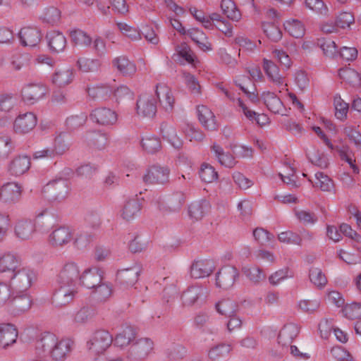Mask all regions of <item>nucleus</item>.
Wrapping results in <instances>:
<instances>
[{
  "mask_svg": "<svg viewBox=\"0 0 361 361\" xmlns=\"http://www.w3.org/2000/svg\"><path fill=\"white\" fill-rule=\"evenodd\" d=\"M75 343L70 338H59L50 332L41 334L35 342L36 353L52 361H65L70 357Z\"/></svg>",
  "mask_w": 361,
  "mask_h": 361,
  "instance_id": "obj_1",
  "label": "nucleus"
},
{
  "mask_svg": "<svg viewBox=\"0 0 361 361\" xmlns=\"http://www.w3.org/2000/svg\"><path fill=\"white\" fill-rule=\"evenodd\" d=\"M37 279L35 272L27 267L18 269L10 279L13 294L27 293V290Z\"/></svg>",
  "mask_w": 361,
  "mask_h": 361,
  "instance_id": "obj_2",
  "label": "nucleus"
},
{
  "mask_svg": "<svg viewBox=\"0 0 361 361\" xmlns=\"http://www.w3.org/2000/svg\"><path fill=\"white\" fill-rule=\"evenodd\" d=\"M112 336L109 331L99 329L95 331L87 342V348L93 355H102L112 343Z\"/></svg>",
  "mask_w": 361,
  "mask_h": 361,
  "instance_id": "obj_3",
  "label": "nucleus"
},
{
  "mask_svg": "<svg viewBox=\"0 0 361 361\" xmlns=\"http://www.w3.org/2000/svg\"><path fill=\"white\" fill-rule=\"evenodd\" d=\"M79 290V286L57 283V288L52 295V303L56 307L66 306L74 300Z\"/></svg>",
  "mask_w": 361,
  "mask_h": 361,
  "instance_id": "obj_4",
  "label": "nucleus"
},
{
  "mask_svg": "<svg viewBox=\"0 0 361 361\" xmlns=\"http://www.w3.org/2000/svg\"><path fill=\"white\" fill-rule=\"evenodd\" d=\"M68 183L63 178L52 180L43 188V193L49 201L64 200L68 196Z\"/></svg>",
  "mask_w": 361,
  "mask_h": 361,
  "instance_id": "obj_5",
  "label": "nucleus"
},
{
  "mask_svg": "<svg viewBox=\"0 0 361 361\" xmlns=\"http://www.w3.org/2000/svg\"><path fill=\"white\" fill-rule=\"evenodd\" d=\"M80 270L75 262L64 263L57 275L56 283L80 286Z\"/></svg>",
  "mask_w": 361,
  "mask_h": 361,
  "instance_id": "obj_6",
  "label": "nucleus"
},
{
  "mask_svg": "<svg viewBox=\"0 0 361 361\" xmlns=\"http://www.w3.org/2000/svg\"><path fill=\"white\" fill-rule=\"evenodd\" d=\"M154 349V342L148 338H142L133 343L128 350V357L133 360L146 359Z\"/></svg>",
  "mask_w": 361,
  "mask_h": 361,
  "instance_id": "obj_7",
  "label": "nucleus"
},
{
  "mask_svg": "<svg viewBox=\"0 0 361 361\" xmlns=\"http://www.w3.org/2000/svg\"><path fill=\"white\" fill-rule=\"evenodd\" d=\"M208 295L207 288L201 285H194L188 287L181 295L184 306H192L204 302Z\"/></svg>",
  "mask_w": 361,
  "mask_h": 361,
  "instance_id": "obj_8",
  "label": "nucleus"
},
{
  "mask_svg": "<svg viewBox=\"0 0 361 361\" xmlns=\"http://www.w3.org/2000/svg\"><path fill=\"white\" fill-rule=\"evenodd\" d=\"M73 240V231L68 226H59L52 231L48 237L49 244L55 248H61Z\"/></svg>",
  "mask_w": 361,
  "mask_h": 361,
  "instance_id": "obj_9",
  "label": "nucleus"
},
{
  "mask_svg": "<svg viewBox=\"0 0 361 361\" xmlns=\"http://www.w3.org/2000/svg\"><path fill=\"white\" fill-rule=\"evenodd\" d=\"M141 271V266L135 264L130 268L118 270L116 281L121 288H128L137 283Z\"/></svg>",
  "mask_w": 361,
  "mask_h": 361,
  "instance_id": "obj_10",
  "label": "nucleus"
},
{
  "mask_svg": "<svg viewBox=\"0 0 361 361\" xmlns=\"http://www.w3.org/2000/svg\"><path fill=\"white\" fill-rule=\"evenodd\" d=\"M48 92L47 86L43 84L30 83L25 85L21 90L23 100L33 104L42 99Z\"/></svg>",
  "mask_w": 361,
  "mask_h": 361,
  "instance_id": "obj_11",
  "label": "nucleus"
},
{
  "mask_svg": "<svg viewBox=\"0 0 361 361\" xmlns=\"http://www.w3.org/2000/svg\"><path fill=\"white\" fill-rule=\"evenodd\" d=\"M238 275V271L235 267H224L216 274V285L224 290L229 289L234 285Z\"/></svg>",
  "mask_w": 361,
  "mask_h": 361,
  "instance_id": "obj_12",
  "label": "nucleus"
},
{
  "mask_svg": "<svg viewBox=\"0 0 361 361\" xmlns=\"http://www.w3.org/2000/svg\"><path fill=\"white\" fill-rule=\"evenodd\" d=\"M37 123V116L32 112H26L16 118L13 130L18 134H26L35 128Z\"/></svg>",
  "mask_w": 361,
  "mask_h": 361,
  "instance_id": "obj_13",
  "label": "nucleus"
},
{
  "mask_svg": "<svg viewBox=\"0 0 361 361\" xmlns=\"http://www.w3.org/2000/svg\"><path fill=\"white\" fill-rule=\"evenodd\" d=\"M36 233L35 221L30 219H18L14 226L15 235L21 240H29Z\"/></svg>",
  "mask_w": 361,
  "mask_h": 361,
  "instance_id": "obj_14",
  "label": "nucleus"
},
{
  "mask_svg": "<svg viewBox=\"0 0 361 361\" xmlns=\"http://www.w3.org/2000/svg\"><path fill=\"white\" fill-rule=\"evenodd\" d=\"M136 109L138 115L152 118L157 113L156 99L150 94H142L137 100Z\"/></svg>",
  "mask_w": 361,
  "mask_h": 361,
  "instance_id": "obj_15",
  "label": "nucleus"
},
{
  "mask_svg": "<svg viewBox=\"0 0 361 361\" xmlns=\"http://www.w3.org/2000/svg\"><path fill=\"white\" fill-rule=\"evenodd\" d=\"M31 306L30 296L27 293H18L13 295L7 310L13 314H20L30 310Z\"/></svg>",
  "mask_w": 361,
  "mask_h": 361,
  "instance_id": "obj_16",
  "label": "nucleus"
},
{
  "mask_svg": "<svg viewBox=\"0 0 361 361\" xmlns=\"http://www.w3.org/2000/svg\"><path fill=\"white\" fill-rule=\"evenodd\" d=\"M169 170L166 167L153 166L142 177L143 181L149 184H164L169 180Z\"/></svg>",
  "mask_w": 361,
  "mask_h": 361,
  "instance_id": "obj_17",
  "label": "nucleus"
},
{
  "mask_svg": "<svg viewBox=\"0 0 361 361\" xmlns=\"http://www.w3.org/2000/svg\"><path fill=\"white\" fill-rule=\"evenodd\" d=\"M104 271L97 267L85 269L80 277V285L87 288L92 289L97 285L101 283L104 279Z\"/></svg>",
  "mask_w": 361,
  "mask_h": 361,
  "instance_id": "obj_18",
  "label": "nucleus"
},
{
  "mask_svg": "<svg viewBox=\"0 0 361 361\" xmlns=\"http://www.w3.org/2000/svg\"><path fill=\"white\" fill-rule=\"evenodd\" d=\"M155 93L160 105L166 111L171 112L174 106L175 99L170 87L163 83L157 84Z\"/></svg>",
  "mask_w": 361,
  "mask_h": 361,
  "instance_id": "obj_19",
  "label": "nucleus"
},
{
  "mask_svg": "<svg viewBox=\"0 0 361 361\" xmlns=\"http://www.w3.org/2000/svg\"><path fill=\"white\" fill-rule=\"evenodd\" d=\"M92 121L102 126L114 125L117 121L116 113L106 107L97 108L90 114Z\"/></svg>",
  "mask_w": 361,
  "mask_h": 361,
  "instance_id": "obj_20",
  "label": "nucleus"
},
{
  "mask_svg": "<svg viewBox=\"0 0 361 361\" xmlns=\"http://www.w3.org/2000/svg\"><path fill=\"white\" fill-rule=\"evenodd\" d=\"M21 44L24 47H35L42 40L41 32L32 27H25L18 33Z\"/></svg>",
  "mask_w": 361,
  "mask_h": 361,
  "instance_id": "obj_21",
  "label": "nucleus"
},
{
  "mask_svg": "<svg viewBox=\"0 0 361 361\" xmlns=\"http://www.w3.org/2000/svg\"><path fill=\"white\" fill-rule=\"evenodd\" d=\"M1 198H2L4 202L16 203L19 202L21 198L23 187L17 183H8L3 185L1 188Z\"/></svg>",
  "mask_w": 361,
  "mask_h": 361,
  "instance_id": "obj_22",
  "label": "nucleus"
},
{
  "mask_svg": "<svg viewBox=\"0 0 361 361\" xmlns=\"http://www.w3.org/2000/svg\"><path fill=\"white\" fill-rule=\"evenodd\" d=\"M30 158L27 155L16 156L8 164V171L14 176L23 175L30 169Z\"/></svg>",
  "mask_w": 361,
  "mask_h": 361,
  "instance_id": "obj_23",
  "label": "nucleus"
},
{
  "mask_svg": "<svg viewBox=\"0 0 361 361\" xmlns=\"http://www.w3.org/2000/svg\"><path fill=\"white\" fill-rule=\"evenodd\" d=\"M214 269V264L211 260H197L190 267V275L194 279H201L209 276Z\"/></svg>",
  "mask_w": 361,
  "mask_h": 361,
  "instance_id": "obj_24",
  "label": "nucleus"
},
{
  "mask_svg": "<svg viewBox=\"0 0 361 361\" xmlns=\"http://www.w3.org/2000/svg\"><path fill=\"white\" fill-rule=\"evenodd\" d=\"M197 113L199 121L205 129L210 131L217 129L218 124L215 116L207 106H198Z\"/></svg>",
  "mask_w": 361,
  "mask_h": 361,
  "instance_id": "obj_25",
  "label": "nucleus"
},
{
  "mask_svg": "<svg viewBox=\"0 0 361 361\" xmlns=\"http://www.w3.org/2000/svg\"><path fill=\"white\" fill-rule=\"evenodd\" d=\"M18 337L16 328L11 324H0V348H6L16 343Z\"/></svg>",
  "mask_w": 361,
  "mask_h": 361,
  "instance_id": "obj_26",
  "label": "nucleus"
},
{
  "mask_svg": "<svg viewBox=\"0 0 361 361\" xmlns=\"http://www.w3.org/2000/svg\"><path fill=\"white\" fill-rule=\"evenodd\" d=\"M20 265V259L12 253H4L0 257L1 273H8L13 275L18 269Z\"/></svg>",
  "mask_w": 361,
  "mask_h": 361,
  "instance_id": "obj_27",
  "label": "nucleus"
},
{
  "mask_svg": "<svg viewBox=\"0 0 361 361\" xmlns=\"http://www.w3.org/2000/svg\"><path fill=\"white\" fill-rule=\"evenodd\" d=\"M112 64L121 74L126 77L133 75L137 71L135 64L124 56L114 59Z\"/></svg>",
  "mask_w": 361,
  "mask_h": 361,
  "instance_id": "obj_28",
  "label": "nucleus"
},
{
  "mask_svg": "<svg viewBox=\"0 0 361 361\" xmlns=\"http://www.w3.org/2000/svg\"><path fill=\"white\" fill-rule=\"evenodd\" d=\"M262 98L268 109L274 114H283L285 108L279 97L274 92L267 91L262 94Z\"/></svg>",
  "mask_w": 361,
  "mask_h": 361,
  "instance_id": "obj_29",
  "label": "nucleus"
},
{
  "mask_svg": "<svg viewBox=\"0 0 361 361\" xmlns=\"http://www.w3.org/2000/svg\"><path fill=\"white\" fill-rule=\"evenodd\" d=\"M263 68L269 80L280 87L284 84V78L280 74L279 67L271 60H263Z\"/></svg>",
  "mask_w": 361,
  "mask_h": 361,
  "instance_id": "obj_30",
  "label": "nucleus"
},
{
  "mask_svg": "<svg viewBox=\"0 0 361 361\" xmlns=\"http://www.w3.org/2000/svg\"><path fill=\"white\" fill-rule=\"evenodd\" d=\"M141 210V204L137 197L127 200L121 210V217L126 221L134 219Z\"/></svg>",
  "mask_w": 361,
  "mask_h": 361,
  "instance_id": "obj_31",
  "label": "nucleus"
},
{
  "mask_svg": "<svg viewBox=\"0 0 361 361\" xmlns=\"http://www.w3.org/2000/svg\"><path fill=\"white\" fill-rule=\"evenodd\" d=\"M47 39L50 49L54 52L62 51L66 47V39L59 31H50L47 34Z\"/></svg>",
  "mask_w": 361,
  "mask_h": 361,
  "instance_id": "obj_32",
  "label": "nucleus"
},
{
  "mask_svg": "<svg viewBox=\"0 0 361 361\" xmlns=\"http://www.w3.org/2000/svg\"><path fill=\"white\" fill-rule=\"evenodd\" d=\"M161 132L163 138L166 140L174 148L179 149L183 145L182 140L177 135L175 128L166 123H163L161 126Z\"/></svg>",
  "mask_w": 361,
  "mask_h": 361,
  "instance_id": "obj_33",
  "label": "nucleus"
},
{
  "mask_svg": "<svg viewBox=\"0 0 361 361\" xmlns=\"http://www.w3.org/2000/svg\"><path fill=\"white\" fill-rule=\"evenodd\" d=\"M113 93L111 88L106 85L92 86L87 88V94L90 99L97 101L108 99Z\"/></svg>",
  "mask_w": 361,
  "mask_h": 361,
  "instance_id": "obj_34",
  "label": "nucleus"
},
{
  "mask_svg": "<svg viewBox=\"0 0 361 361\" xmlns=\"http://www.w3.org/2000/svg\"><path fill=\"white\" fill-rule=\"evenodd\" d=\"M299 334V329L295 324H290L283 326L280 331L278 341L279 343L282 345H290L294 338H295Z\"/></svg>",
  "mask_w": 361,
  "mask_h": 361,
  "instance_id": "obj_35",
  "label": "nucleus"
},
{
  "mask_svg": "<svg viewBox=\"0 0 361 361\" xmlns=\"http://www.w3.org/2000/svg\"><path fill=\"white\" fill-rule=\"evenodd\" d=\"M237 105L241 109L244 115L250 121H255L260 126H264L269 123V118L267 115L257 114L255 111L248 109L240 98L236 99Z\"/></svg>",
  "mask_w": 361,
  "mask_h": 361,
  "instance_id": "obj_36",
  "label": "nucleus"
},
{
  "mask_svg": "<svg viewBox=\"0 0 361 361\" xmlns=\"http://www.w3.org/2000/svg\"><path fill=\"white\" fill-rule=\"evenodd\" d=\"M73 72L71 69H61L56 71L52 76V83L58 87H64L73 82Z\"/></svg>",
  "mask_w": 361,
  "mask_h": 361,
  "instance_id": "obj_37",
  "label": "nucleus"
},
{
  "mask_svg": "<svg viewBox=\"0 0 361 361\" xmlns=\"http://www.w3.org/2000/svg\"><path fill=\"white\" fill-rule=\"evenodd\" d=\"M112 291L111 284L102 281L92 288V295L97 301L104 302L111 296Z\"/></svg>",
  "mask_w": 361,
  "mask_h": 361,
  "instance_id": "obj_38",
  "label": "nucleus"
},
{
  "mask_svg": "<svg viewBox=\"0 0 361 361\" xmlns=\"http://www.w3.org/2000/svg\"><path fill=\"white\" fill-rule=\"evenodd\" d=\"M186 197L182 192L173 193L167 200L166 210L171 212L180 211L185 203Z\"/></svg>",
  "mask_w": 361,
  "mask_h": 361,
  "instance_id": "obj_39",
  "label": "nucleus"
},
{
  "mask_svg": "<svg viewBox=\"0 0 361 361\" xmlns=\"http://www.w3.org/2000/svg\"><path fill=\"white\" fill-rule=\"evenodd\" d=\"M338 75L344 82L353 87H358L361 83L360 74L353 68H341Z\"/></svg>",
  "mask_w": 361,
  "mask_h": 361,
  "instance_id": "obj_40",
  "label": "nucleus"
},
{
  "mask_svg": "<svg viewBox=\"0 0 361 361\" xmlns=\"http://www.w3.org/2000/svg\"><path fill=\"white\" fill-rule=\"evenodd\" d=\"M231 350V345L220 343L209 349L208 357L211 361H219L221 359L228 356Z\"/></svg>",
  "mask_w": 361,
  "mask_h": 361,
  "instance_id": "obj_41",
  "label": "nucleus"
},
{
  "mask_svg": "<svg viewBox=\"0 0 361 361\" xmlns=\"http://www.w3.org/2000/svg\"><path fill=\"white\" fill-rule=\"evenodd\" d=\"M221 8L223 13L233 21H238L241 18V13L233 0H221Z\"/></svg>",
  "mask_w": 361,
  "mask_h": 361,
  "instance_id": "obj_42",
  "label": "nucleus"
},
{
  "mask_svg": "<svg viewBox=\"0 0 361 361\" xmlns=\"http://www.w3.org/2000/svg\"><path fill=\"white\" fill-rule=\"evenodd\" d=\"M212 149L221 165L228 168H232L235 166V161L234 157L229 153H225L220 145L214 144Z\"/></svg>",
  "mask_w": 361,
  "mask_h": 361,
  "instance_id": "obj_43",
  "label": "nucleus"
},
{
  "mask_svg": "<svg viewBox=\"0 0 361 361\" xmlns=\"http://www.w3.org/2000/svg\"><path fill=\"white\" fill-rule=\"evenodd\" d=\"M71 144L69 135L63 133L59 134L54 140L53 147L56 155L63 154L69 149Z\"/></svg>",
  "mask_w": 361,
  "mask_h": 361,
  "instance_id": "obj_44",
  "label": "nucleus"
},
{
  "mask_svg": "<svg viewBox=\"0 0 361 361\" xmlns=\"http://www.w3.org/2000/svg\"><path fill=\"white\" fill-rule=\"evenodd\" d=\"M208 207L209 203L205 200L192 202L188 207L189 215L195 220H200L206 214Z\"/></svg>",
  "mask_w": 361,
  "mask_h": 361,
  "instance_id": "obj_45",
  "label": "nucleus"
},
{
  "mask_svg": "<svg viewBox=\"0 0 361 361\" xmlns=\"http://www.w3.org/2000/svg\"><path fill=\"white\" fill-rule=\"evenodd\" d=\"M141 145L143 149L149 153L154 154L160 150L161 147V140L154 135H146L142 138Z\"/></svg>",
  "mask_w": 361,
  "mask_h": 361,
  "instance_id": "obj_46",
  "label": "nucleus"
},
{
  "mask_svg": "<svg viewBox=\"0 0 361 361\" xmlns=\"http://www.w3.org/2000/svg\"><path fill=\"white\" fill-rule=\"evenodd\" d=\"M77 66L78 69L82 72H94L99 70L100 61L98 59L80 57L77 61Z\"/></svg>",
  "mask_w": 361,
  "mask_h": 361,
  "instance_id": "obj_47",
  "label": "nucleus"
},
{
  "mask_svg": "<svg viewBox=\"0 0 361 361\" xmlns=\"http://www.w3.org/2000/svg\"><path fill=\"white\" fill-rule=\"evenodd\" d=\"M305 6L307 8L317 15L328 16L329 9L323 0H305Z\"/></svg>",
  "mask_w": 361,
  "mask_h": 361,
  "instance_id": "obj_48",
  "label": "nucleus"
},
{
  "mask_svg": "<svg viewBox=\"0 0 361 361\" xmlns=\"http://www.w3.org/2000/svg\"><path fill=\"white\" fill-rule=\"evenodd\" d=\"M88 145L98 149H104L107 145V136L101 132L90 133L87 137Z\"/></svg>",
  "mask_w": 361,
  "mask_h": 361,
  "instance_id": "obj_49",
  "label": "nucleus"
},
{
  "mask_svg": "<svg viewBox=\"0 0 361 361\" xmlns=\"http://www.w3.org/2000/svg\"><path fill=\"white\" fill-rule=\"evenodd\" d=\"M243 273L253 283L257 284L265 279V275L262 270L256 266L244 267Z\"/></svg>",
  "mask_w": 361,
  "mask_h": 361,
  "instance_id": "obj_50",
  "label": "nucleus"
},
{
  "mask_svg": "<svg viewBox=\"0 0 361 361\" xmlns=\"http://www.w3.org/2000/svg\"><path fill=\"white\" fill-rule=\"evenodd\" d=\"M313 186L319 188L321 190L324 192H329L334 188V183L332 180L323 172H317L315 173V181Z\"/></svg>",
  "mask_w": 361,
  "mask_h": 361,
  "instance_id": "obj_51",
  "label": "nucleus"
},
{
  "mask_svg": "<svg viewBox=\"0 0 361 361\" xmlns=\"http://www.w3.org/2000/svg\"><path fill=\"white\" fill-rule=\"evenodd\" d=\"M217 312L226 317H231L235 314L237 310L236 303L230 299H224L216 305Z\"/></svg>",
  "mask_w": 361,
  "mask_h": 361,
  "instance_id": "obj_52",
  "label": "nucleus"
},
{
  "mask_svg": "<svg viewBox=\"0 0 361 361\" xmlns=\"http://www.w3.org/2000/svg\"><path fill=\"white\" fill-rule=\"evenodd\" d=\"M135 337L134 329L130 326H127L123 331L118 334L115 338V343L121 347L128 345Z\"/></svg>",
  "mask_w": 361,
  "mask_h": 361,
  "instance_id": "obj_53",
  "label": "nucleus"
},
{
  "mask_svg": "<svg viewBox=\"0 0 361 361\" xmlns=\"http://www.w3.org/2000/svg\"><path fill=\"white\" fill-rule=\"evenodd\" d=\"M286 30L293 37L300 38L305 34V27L302 22L298 20L287 21L285 25Z\"/></svg>",
  "mask_w": 361,
  "mask_h": 361,
  "instance_id": "obj_54",
  "label": "nucleus"
},
{
  "mask_svg": "<svg viewBox=\"0 0 361 361\" xmlns=\"http://www.w3.org/2000/svg\"><path fill=\"white\" fill-rule=\"evenodd\" d=\"M71 42L75 45L88 47L92 43V38L81 30H74L70 32Z\"/></svg>",
  "mask_w": 361,
  "mask_h": 361,
  "instance_id": "obj_55",
  "label": "nucleus"
},
{
  "mask_svg": "<svg viewBox=\"0 0 361 361\" xmlns=\"http://www.w3.org/2000/svg\"><path fill=\"white\" fill-rule=\"evenodd\" d=\"M95 314L94 310L91 307H82L74 315L73 321L77 324H85Z\"/></svg>",
  "mask_w": 361,
  "mask_h": 361,
  "instance_id": "obj_56",
  "label": "nucleus"
},
{
  "mask_svg": "<svg viewBox=\"0 0 361 361\" xmlns=\"http://www.w3.org/2000/svg\"><path fill=\"white\" fill-rule=\"evenodd\" d=\"M309 277L311 282L317 287L322 288L327 283V279L322 271L317 267H312Z\"/></svg>",
  "mask_w": 361,
  "mask_h": 361,
  "instance_id": "obj_57",
  "label": "nucleus"
},
{
  "mask_svg": "<svg viewBox=\"0 0 361 361\" xmlns=\"http://www.w3.org/2000/svg\"><path fill=\"white\" fill-rule=\"evenodd\" d=\"M342 311L344 316L349 319H361V303L354 302L346 304Z\"/></svg>",
  "mask_w": 361,
  "mask_h": 361,
  "instance_id": "obj_58",
  "label": "nucleus"
},
{
  "mask_svg": "<svg viewBox=\"0 0 361 361\" xmlns=\"http://www.w3.org/2000/svg\"><path fill=\"white\" fill-rule=\"evenodd\" d=\"M200 177L205 183H212L218 178V173L211 165L204 163L200 171Z\"/></svg>",
  "mask_w": 361,
  "mask_h": 361,
  "instance_id": "obj_59",
  "label": "nucleus"
},
{
  "mask_svg": "<svg viewBox=\"0 0 361 361\" xmlns=\"http://www.w3.org/2000/svg\"><path fill=\"white\" fill-rule=\"evenodd\" d=\"M264 32L267 37L273 42H278L282 37V32L280 28L274 23H265L262 25Z\"/></svg>",
  "mask_w": 361,
  "mask_h": 361,
  "instance_id": "obj_60",
  "label": "nucleus"
},
{
  "mask_svg": "<svg viewBox=\"0 0 361 361\" xmlns=\"http://www.w3.org/2000/svg\"><path fill=\"white\" fill-rule=\"evenodd\" d=\"M14 295L10 283L0 282V307H6L7 308Z\"/></svg>",
  "mask_w": 361,
  "mask_h": 361,
  "instance_id": "obj_61",
  "label": "nucleus"
},
{
  "mask_svg": "<svg viewBox=\"0 0 361 361\" xmlns=\"http://www.w3.org/2000/svg\"><path fill=\"white\" fill-rule=\"evenodd\" d=\"M294 214L298 221L303 224H314L318 219L314 212L303 209H295Z\"/></svg>",
  "mask_w": 361,
  "mask_h": 361,
  "instance_id": "obj_62",
  "label": "nucleus"
},
{
  "mask_svg": "<svg viewBox=\"0 0 361 361\" xmlns=\"http://www.w3.org/2000/svg\"><path fill=\"white\" fill-rule=\"evenodd\" d=\"M335 115L338 119L343 121L347 117L348 104L345 102L340 96L334 97Z\"/></svg>",
  "mask_w": 361,
  "mask_h": 361,
  "instance_id": "obj_63",
  "label": "nucleus"
},
{
  "mask_svg": "<svg viewBox=\"0 0 361 361\" xmlns=\"http://www.w3.org/2000/svg\"><path fill=\"white\" fill-rule=\"evenodd\" d=\"M87 119V115L84 113H80V114L69 116L66 121V124L71 130H75L85 125Z\"/></svg>",
  "mask_w": 361,
  "mask_h": 361,
  "instance_id": "obj_64",
  "label": "nucleus"
}]
</instances>
